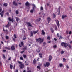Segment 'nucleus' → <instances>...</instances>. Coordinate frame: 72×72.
I'll return each mask as SVG.
<instances>
[{
    "instance_id": "603ef678",
    "label": "nucleus",
    "mask_w": 72,
    "mask_h": 72,
    "mask_svg": "<svg viewBox=\"0 0 72 72\" xmlns=\"http://www.w3.org/2000/svg\"><path fill=\"white\" fill-rule=\"evenodd\" d=\"M18 63H19V64H22V62H21L20 61H18Z\"/></svg>"
},
{
    "instance_id": "0e129e2a",
    "label": "nucleus",
    "mask_w": 72,
    "mask_h": 72,
    "mask_svg": "<svg viewBox=\"0 0 72 72\" xmlns=\"http://www.w3.org/2000/svg\"><path fill=\"white\" fill-rule=\"evenodd\" d=\"M51 41H48V43H51Z\"/></svg>"
},
{
    "instance_id": "09e8293b",
    "label": "nucleus",
    "mask_w": 72,
    "mask_h": 72,
    "mask_svg": "<svg viewBox=\"0 0 72 72\" xmlns=\"http://www.w3.org/2000/svg\"><path fill=\"white\" fill-rule=\"evenodd\" d=\"M23 57L24 58H26V55H23Z\"/></svg>"
},
{
    "instance_id": "774afa93",
    "label": "nucleus",
    "mask_w": 72,
    "mask_h": 72,
    "mask_svg": "<svg viewBox=\"0 0 72 72\" xmlns=\"http://www.w3.org/2000/svg\"><path fill=\"white\" fill-rule=\"evenodd\" d=\"M27 72H31V70H29L27 71Z\"/></svg>"
},
{
    "instance_id": "3c124183",
    "label": "nucleus",
    "mask_w": 72,
    "mask_h": 72,
    "mask_svg": "<svg viewBox=\"0 0 72 72\" xmlns=\"http://www.w3.org/2000/svg\"><path fill=\"white\" fill-rule=\"evenodd\" d=\"M4 27H6V28H8V25L7 24L6 25V26H5Z\"/></svg>"
},
{
    "instance_id": "4c0bfd02",
    "label": "nucleus",
    "mask_w": 72,
    "mask_h": 72,
    "mask_svg": "<svg viewBox=\"0 0 72 72\" xmlns=\"http://www.w3.org/2000/svg\"><path fill=\"white\" fill-rule=\"evenodd\" d=\"M47 39L48 40H50V37L49 36H48L47 37Z\"/></svg>"
},
{
    "instance_id": "f03ea898",
    "label": "nucleus",
    "mask_w": 72,
    "mask_h": 72,
    "mask_svg": "<svg viewBox=\"0 0 72 72\" xmlns=\"http://www.w3.org/2000/svg\"><path fill=\"white\" fill-rule=\"evenodd\" d=\"M32 6H33V9L30 10V12L32 14V13H33V11H34L35 8H36V6L35 4H32Z\"/></svg>"
},
{
    "instance_id": "2eb2a0df",
    "label": "nucleus",
    "mask_w": 72,
    "mask_h": 72,
    "mask_svg": "<svg viewBox=\"0 0 72 72\" xmlns=\"http://www.w3.org/2000/svg\"><path fill=\"white\" fill-rule=\"evenodd\" d=\"M15 18L16 19V21H17V22H19V21H20V19L19 18H18V17H16Z\"/></svg>"
},
{
    "instance_id": "c85d7f7f",
    "label": "nucleus",
    "mask_w": 72,
    "mask_h": 72,
    "mask_svg": "<svg viewBox=\"0 0 72 72\" xmlns=\"http://www.w3.org/2000/svg\"><path fill=\"white\" fill-rule=\"evenodd\" d=\"M41 18H40L39 19H37V21H38V22H40V20H41Z\"/></svg>"
},
{
    "instance_id": "7c9ffc66",
    "label": "nucleus",
    "mask_w": 72,
    "mask_h": 72,
    "mask_svg": "<svg viewBox=\"0 0 72 72\" xmlns=\"http://www.w3.org/2000/svg\"><path fill=\"white\" fill-rule=\"evenodd\" d=\"M66 67H67L68 69H69V66H68V65H66Z\"/></svg>"
},
{
    "instance_id": "dca6fc26",
    "label": "nucleus",
    "mask_w": 72,
    "mask_h": 72,
    "mask_svg": "<svg viewBox=\"0 0 72 72\" xmlns=\"http://www.w3.org/2000/svg\"><path fill=\"white\" fill-rule=\"evenodd\" d=\"M67 17V15H63L62 16V19H64V18H66Z\"/></svg>"
},
{
    "instance_id": "c756f323",
    "label": "nucleus",
    "mask_w": 72,
    "mask_h": 72,
    "mask_svg": "<svg viewBox=\"0 0 72 72\" xmlns=\"http://www.w3.org/2000/svg\"><path fill=\"white\" fill-rule=\"evenodd\" d=\"M52 16L53 17V18H55L56 16H55V14H53L52 15Z\"/></svg>"
},
{
    "instance_id": "f8f14e48",
    "label": "nucleus",
    "mask_w": 72,
    "mask_h": 72,
    "mask_svg": "<svg viewBox=\"0 0 72 72\" xmlns=\"http://www.w3.org/2000/svg\"><path fill=\"white\" fill-rule=\"evenodd\" d=\"M4 11H3L1 12V13H0V15H1V17H3V14H4Z\"/></svg>"
},
{
    "instance_id": "13d9d810",
    "label": "nucleus",
    "mask_w": 72,
    "mask_h": 72,
    "mask_svg": "<svg viewBox=\"0 0 72 72\" xmlns=\"http://www.w3.org/2000/svg\"><path fill=\"white\" fill-rule=\"evenodd\" d=\"M45 44H46V43H45V42H44L43 43V45L44 46H45Z\"/></svg>"
},
{
    "instance_id": "b1692460",
    "label": "nucleus",
    "mask_w": 72,
    "mask_h": 72,
    "mask_svg": "<svg viewBox=\"0 0 72 72\" xmlns=\"http://www.w3.org/2000/svg\"><path fill=\"white\" fill-rule=\"evenodd\" d=\"M58 37L59 38V39H63V37L61 36H58Z\"/></svg>"
},
{
    "instance_id": "4d7b16f0",
    "label": "nucleus",
    "mask_w": 72,
    "mask_h": 72,
    "mask_svg": "<svg viewBox=\"0 0 72 72\" xmlns=\"http://www.w3.org/2000/svg\"><path fill=\"white\" fill-rule=\"evenodd\" d=\"M69 34H71L72 33V32H71V31H70L69 32Z\"/></svg>"
},
{
    "instance_id": "49530a36",
    "label": "nucleus",
    "mask_w": 72,
    "mask_h": 72,
    "mask_svg": "<svg viewBox=\"0 0 72 72\" xmlns=\"http://www.w3.org/2000/svg\"><path fill=\"white\" fill-rule=\"evenodd\" d=\"M14 37H15V39L17 38V36H16L15 34L14 35Z\"/></svg>"
},
{
    "instance_id": "cd10ccee",
    "label": "nucleus",
    "mask_w": 72,
    "mask_h": 72,
    "mask_svg": "<svg viewBox=\"0 0 72 72\" xmlns=\"http://www.w3.org/2000/svg\"><path fill=\"white\" fill-rule=\"evenodd\" d=\"M13 65H10V68L11 69H13Z\"/></svg>"
},
{
    "instance_id": "e433bc0d",
    "label": "nucleus",
    "mask_w": 72,
    "mask_h": 72,
    "mask_svg": "<svg viewBox=\"0 0 72 72\" xmlns=\"http://www.w3.org/2000/svg\"><path fill=\"white\" fill-rule=\"evenodd\" d=\"M60 7H59L58 8V15H59V12H60V10L59 9H60Z\"/></svg>"
},
{
    "instance_id": "a18cd8bd",
    "label": "nucleus",
    "mask_w": 72,
    "mask_h": 72,
    "mask_svg": "<svg viewBox=\"0 0 72 72\" xmlns=\"http://www.w3.org/2000/svg\"><path fill=\"white\" fill-rule=\"evenodd\" d=\"M20 59H21V60H23V57H20Z\"/></svg>"
},
{
    "instance_id": "338daca9",
    "label": "nucleus",
    "mask_w": 72,
    "mask_h": 72,
    "mask_svg": "<svg viewBox=\"0 0 72 72\" xmlns=\"http://www.w3.org/2000/svg\"><path fill=\"white\" fill-rule=\"evenodd\" d=\"M9 12H11V10L9 9Z\"/></svg>"
},
{
    "instance_id": "7ed1b4c3",
    "label": "nucleus",
    "mask_w": 72,
    "mask_h": 72,
    "mask_svg": "<svg viewBox=\"0 0 72 72\" xmlns=\"http://www.w3.org/2000/svg\"><path fill=\"white\" fill-rule=\"evenodd\" d=\"M61 45L62 46H64L65 48H66V47H67L68 46V44L67 43L62 42L61 43Z\"/></svg>"
},
{
    "instance_id": "a211bd4d",
    "label": "nucleus",
    "mask_w": 72,
    "mask_h": 72,
    "mask_svg": "<svg viewBox=\"0 0 72 72\" xmlns=\"http://www.w3.org/2000/svg\"><path fill=\"white\" fill-rule=\"evenodd\" d=\"M47 20L48 21V23H49V21H50V20H51V19L50 17H48L47 18Z\"/></svg>"
},
{
    "instance_id": "6e6d98bb",
    "label": "nucleus",
    "mask_w": 72,
    "mask_h": 72,
    "mask_svg": "<svg viewBox=\"0 0 72 72\" xmlns=\"http://www.w3.org/2000/svg\"><path fill=\"white\" fill-rule=\"evenodd\" d=\"M27 49V47H25L24 48H23V49Z\"/></svg>"
},
{
    "instance_id": "473e14b6",
    "label": "nucleus",
    "mask_w": 72,
    "mask_h": 72,
    "mask_svg": "<svg viewBox=\"0 0 72 72\" xmlns=\"http://www.w3.org/2000/svg\"><path fill=\"white\" fill-rule=\"evenodd\" d=\"M37 68H38L39 69H41V68H40V67L39 66H37Z\"/></svg>"
},
{
    "instance_id": "4be33fe9",
    "label": "nucleus",
    "mask_w": 72,
    "mask_h": 72,
    "mask_svg": "<svg viewBox=\"0 0 72 72\" xmlns=\"http://www.w3.org/2000/svg\"><path fill=\"white\" fill-rule=\"evenodd\" d=\"M42 34H43V35H45V32H44V30H42Z\"/></svg>"
},
{
    "instance_id": "052dcab7",
    "label": "nucleus",
    "mask_w": 72,
    "mask_h": 72,
    "mask_svg": "<svg viewBox=\"0 0 72 72\" xmlns=\"http://www.w3.org/2000/svg\"><path fill=\"white\" fill-rule=\"evenodd\" d=\"M14 61V62H15V61H16V59L15 58H14V60H13Z\"/></svg>"
},
{
    "instance_id": "4468645a",
    "label": "nucleus",
    "mask_w": 72,
    "mask_h": 72,
    "mask_svg": "<svg viewBox=\"0 0 72 72\" xmlns=\"http://www.w3.org/2000/svg\"><path fill=\"white\" fill-rule=\"evenodd\" d=\"M21 68H23V67H24V66L23 64H20V65L19 66Z\"/></svg>"
},
{
    "instance_id": "1a4fd4ad",
    "label": "nucleus",
    "mask_w": 72,
    "mask_h": 72,
    "mask_svg": "<svg viewBox=\"0 0 72 72\" xmlns=\"http://www.w3.org/2000/svg\"><path fill=\"white\" fill-rule=\"evenodd\" d=\"M25 5H26L27 7H28L29 6H30V4H29V3L28 2H27L25 3Z\"/></svg>"
},
{
    "instance_id": "5fc2aeb1",
    "label": "nucleus",
    "mask_w": 72,
    "mask_h": 72,
    "mask_svg": "<svg viewBox=\"0 0 72 72\" xmlns=\"http://www.w3.org/2000/svg\"><path fill=\"white\" fill-rule=\"evenodd\" d=\"M26 37H25V38H23L22 39V40H26Z\"/></svg>"
},
{
    "instance_id": "6ab92c4d",
    "label": "nucleus",
    "mask_w": 72,
    "mask_h": 72,
    "mask_svg": "<svg viewBox=\"0 0 72 72\" xmlns=\"http://www.w3.org/2000/svg\"><path fill=\"white\" fill-rule=\"evenodd\" d=\"M39 55L40 58H42V53H39Z\"/></svg>"
},
{
    "instance_id": "a19ab883",
    "label": "nucleus",
    "mask_w": 72,
    "mask_h": 72,
    "mask_svg": "<svg viewBox=\"0 0 72 72\" xmlns=\"http://www.w3.org/2000/svg\"><path fill=\"white\" fill-rule=\"evenodd\" d=\"M53 48H57V45H55L53 46Z\"/></svg>"
},
{
    "instance_id": "bf43d9fd",
    "label": "nucleus",
    "mask_w": 72,
    "mask_h": 72,
    "mask_svg": "<svg viewBox=\"0 0 72 72\" xmlns=\"http://www.w3.org/2000/svg\"><path fill=\"white\" fill-rule=\"evenodd\" d=\"M1 10H2V9H1V7H0V12H1Z\"/></svg>"
},
{
    "instance_id": "f3484780",
    "label": "nucleus",
    "mask_w": 72,
    "mask_h": 72,
    "mask_svg": "<svg viewBox=\"0 0 72 72\" xmlns=\"http://www.w3.org/2000/svg\"><path fill=\"white\" fill-rule=\"evenodd\" d=\"M11 49L12 50H14V49H15V47H14V46H12L11 47Z\"/></svg>"
},
{
    "instance_id": "5701e85b",
    "label": "nucleus",
    "mask_w": 72,
    "mask_h": 72,
    "mask_svg": "<svg viewBox=\"0 0 72 72\" xmlns=\"http://www.w3.org/2000/svg\"><path fill=\"white\" fill-rule=\"evenodd\" d=\"M50 30L51 31V32H52V33H54V30L53 29V28H51Z\"/></svg>"
},
{
    "instance_id": "0eeeda50",
    "label": "nucleus",
    "mask_w": 72,
    "mask_h": 72,
    "mask_svg": "<svg viewBox=\"0 0 72 72\" xmlns=\"http://www.w3.org/2000/svg\"><path fill=\"white\" fill-rule=\"evenodd\" d=\"M8 19L10 21H11L12 22H13L14 21V20H13V18H12L9 17L8 18Z\"/></svg>"
},
{
    "instance_id": "9b49d317",
    "label": "nucleus",
    "mask_w": 72,
    "mask_h": 72,
    "mask_svg": "<svg viewBox=\"0 0 72 72\" xmlns=\"http://www.w3.org/2000/svg\"><path fill=\"white\" fill-rule=\"evenodd\" d=\"M23 45V42H21V44H19L20 47H22Z\"/></svg>"
},
{
    "instance_id": "423d86ee",
    "label": "nucleus",
    "mask_w": 72,
    "mask_h": 72,
    "mask_svg": "<svg viewBox=\"0 0 72 72\" xmlns=\"http://www.w3.org/2000/svg\"><path fill=\"white\" fill-rule=\"evenodd\" d=\"M56 22L58 26V27H59V21H58V20H56Z\"/></svg>"
},
{
    "instance_id": "69168bd1",
    "label": "nucleus",
    "mask_w": 72,
    "mask_h": 72,
    "mask_svg": "<svg viewBox=\"0 0 72 72\" xmlns=\"http://www.w3.org/2000/svg\"><path fill=\"white\" fill-rule=\"evenodd\" d=\"M66 33H67V34H68V31H67L66 32Z\"/></svg>"
},
{
    "instance_id": "393cba45",
    "label": "nucleus",
    "mask_w": 72,
    "mask_h": 72,
    "mask_svg": "<svg viewBox=\"0 0 72 72\" xmlns=\"http://www.w3.org/2000/svg\"><path fill=\"white\" fill-rule=\"evenodd\" d=\"M7 25L8 26V27H9V26H11V24L9 22L8 23Z\"/></svg>"
},
{
    "instance_id": "8fccbe9b",
    "label": "nucleus",
    "mask_w": 72,
    "mask_h": 72,
    "mask_svg": "<svg viewBox=\"0 0 72 72\" xmlns=\"http://www.w3.org/2000/svg\"><path fill=\"white\" fill-rule=\"evenodd\" d=\"M3 52H6V50H3Z\"/></svg>"
},
{
    "instance_id": "37998d69",
    "label": "nucleus",
    "mask_w": 72,
    "mask_h": 72,
    "mask_svg": "<svg viewBox=\"0 0 72 72\" xmlns=\"http://www.w3.org/2000/svg\"><path fill=\"white\" fill-rule=\"evenodd\" d=\"M3 59H5V56L4 54L3 55Z\"/></svg>"
},
{
    "instance_id": "ea45409f",
    "label": "nucleus",
    "mask_w": 72,
    "mask_h": 72,
    "mask_svg": "<svg viewBox=\"0 0 72 72\" xmlns=\"http://www.w3.org/2000/svg\"><path fill=\"white\" fill-rule=\"evenodd\" d=\"M5 48L6 49H8V50H9V49H10V48L9 47H5Z\"/></svg>"
},
{
    "instance_id": "a878e982",
    "label": "nucleus",
    "mask_w": 72,
    "mask_h": 72,
    "mask_svg": "<svg viewBox=\"0 0 72 72\" xmlns=\"http://www.w3.org/2000/svg\"><path fill=\"white\" fill-rule=\"evenodd\" d=\"M68 46L69 48H70V49H71V48H72V46L70 44H68Z\"/></svg>"
},
{
    "instance_id": "58836bf2",
    "label": "nucleus",
    "mask_w": 72,
    "mask_h": 72,
    "mask_svg": "<svg viewBox=\"0 0 72 72\" xmlns=\"http://www.w3.org/2000/svg\"><path fill=\"white\" fill-rule=\"evenodd\" d=\"M40 10H43V7L41 6L40 7Z\"/></svg>"
},
{
    "instance_id": "864d4df0",
    "label": "nucleus",
    "mask_w": 72,
    "mask_h": 72,
    "mask_svg": "<svg viewBox=\"0 0 72 72\" xmlns=\"http://www.w3.org/2000/svg\"><path fill=\"white\" fill-rule=\"evenodd\" d=\"M54 40H55V41H57V39H56V38H54Z\"/></svg>"
},
{
    "instance_id": "ddd939ff",
    "label": "nucleus",
    "mask_w": 72,
    "mask_h": 72,
    "mask_svg": "<svg viewBox=\"0 0 72 72\" xmlns=\"http://www.w3.org/2000/svg\"><path fill=\"white\" fill-rule=\"evenodd\" d=\"M51 59H52V56L50 55L49 57V61L50 62L51 60Z\"/></svg>"
},
{
    "instance_id": "2f4dec72",
    "label": "nucleus",
    "mask_w": 72,
    "mask_h": 72,
    "mask_svg": "<svg viewBox=\"0 0 72 72\" xmlns=\"http://www.w3.org/2000/svg\"><path fill=\"white\" fill-rule=\"evenodd\" d=\"M63 62H66V58H63Z\"/></svg>"
},
{
    "instance_id": "bb28decb",
    "label": "nucleus",
    "mask_w": 72,
    "mask_h": 72,
    "mask_svg": "<svg viewBox=\"0 0 72 72\" xmlns=\"http://www.w3.org/2000/svg\"><path fill=\"white\" fill-rule=\"evenodd\" d=\"M33 63L34 64H36V60L34 59L33 60Z\"/></svg>"
},
{
    "instance_id": "c9c22d12",
    "label": "nucleus",
    "mask_w": 72,
    "mask_h": 72,
    "mask_svg": "<svg viewBox=\"0 0 72 72\" xmlns=\"http://www.w3.org/2000/svg\"><path fill=\"white\" fill-rule=\"evenodd\" d=\"M19 13L18 12V11L16 10V14H18Z\"/></svg>"
},
{
    "instance_id": "6e6552de",
    "label": "nucleus",
    "mask_w": 72,
    "mask_h": 72,
    "mask_svg": "<svg viewBox=\"0 0 72 72\" xmlns=\"http://www.w3.org/2000/svg\"><path fill=\"white\" fill-rule=\"evenodd\" d=\"M27 24L28 27L29 26H30V27H32V24H31L30 22H27Z\"/></svg>"
},
{
    "instance_id": "aec40b11",
    "label": "nucleus",
    "mask_w": 72,
    "mask_h": 72,
    "mask_svg": "<svg viewBox=\"0 0 72 72\" xmlns=\"http://www.w3.org/2000/svg\"><path fill=\"white\" fill-rule=\"evenodd\" d=\"M59 66L60 67H62L63 66V64H62L61 63L59 64Z\"/></svg>"
},
{
    "instance_id": "f257e3e1",
    "label": "nucleus",
    "mask_w": 72,
    "mask_h": 72,
    "mask_svg": "<svg viewBox=\"0 0 72 72\" xmlns=\"http://www.w3.org/2000/svg\"><path fill=\"white\" fill-rule=\"evenodd\" d=\"M43 41H44V39H41V38H40L36 39V41L37 42H39V44H41L42 42H43Z\"/></svg>"
},
{
    "instance_id": "e2e57ef3",
    "label": "nucleus",
    "mask_w": 72,
    "mask_h": 72,
    "mask_svg": "<svg viewBox=\"0 0 72 72\" xmlns=\"http://www.w3.org/2000/svg\"><path fill=\"white\" fill-rule=\"evenodd\" d=\"M8 60H11V57H10L8 59Z\"/></svg>"
},
{
    "instance_id": "f704fd0d",
    "label": "nucleus",
    "mask_w": 72,
    "mask_h": 72,
    "mask_svg": "<svg viewBox=\"0 0 72 72\" xmlns=\"http://www.w3.org/2000/svg\"><path fill=\"white\" fill-rule=\"evenodd\" d=\"M6 39H9V36H6L5 37Z\"/></svg>"
},
{
    "instance_id": "c03bdc74",
    "label": "nucleus",
    "mask_w": 72,
    "mask_h": 72,
    "mask_svg": "<svg viewBox=\"0 0 72 72\" xmlns=\"http://www.w3.org/2000/svg\"><path fill=\"white\" fill-rule=\"evenodd\" d=\"M37 52H38V53H39V52H40V50H37Z\"/></svg>"
},
{
    "instance_id": "72a5a7b5",
    "label": "nucleus",
    "mask_w": 72,
    "mask_h": 72,
    "mask_svg": "<svg viewBox=\"0 0 72 72\" xmlns=\"http://www.w3.org/2000/svg\"><path fill=\"white\" fill-rule=\"evenodd\" d=\"M55 30H57V26H55Z\"/></svg>"
},
{
    "instance_id": "de8ad7c7",
    "label": "nucleus",
    "mask_w": 72,
    "mask_h": 72,
    "mask_svg": "<svg viewBox=\"0 0 72 72\" xmlns=\"http://www.w3.org/2000/svg\"><path fill=\"white\" fill-rule=\"evenodd\" d=\"M2 62H1V61H0V65L1 66H2Z\"/></svg>"
},
{
    "instance_id": "412c9836",
    "label": "nucleus",
    "mask_w": 72,
    "mask_h": 72,
    "mask_svg": "<svg viewBox=\"0 0 72 72\" xmlns=\"http://www.w3.org/2000/svg\"><path fill=\"white\" fill-rule=\"evenodd\" d=\"M3 6H8V4L6 3H5L3 4Z\"/></svg>"
},
{
    "instance_id": "680f3d73",
    "label": "nucleus",
    "mask_w": 72,
    "mask_h": 72,
    "mask_svg": "<svg viewBox=\"0 0 72 72\" xmlns=\"http://www.w3.org/2000/svg\"><path fill=\"white\" fill-rule=\"evenodd\" d=\"M6 15H9V12H7L6 13Z\"/></svg>"
},
{
    "instance_id": "79ce46f5",
    "label": "nucleus",
    "mask_w": 72,
    "mask_h": 72,
    "mask_svg": "<svg viewBox=\"0 0 72 72\" xmlns=\"http://www.w3.org/2000/svg\"><path fill=\"white\" fill-rule=\"evenodd\" d=\"M61 53L62 54H64V51H61Z\"/></svg>"
},
{
    "instance_id": "20e7f679",
    "label": "nucleus",
    "mask_w": 72,
    "mask_h": 72,
    "mask_svg": "<svg viewBox=\"0 0 72 72\" xmlns=\"http://www.w3.org/2000/svg\"><path fill=\"white\" fill-rule=\"evenodd\" d=\"M39 31L38 30H37L36 31H34L33 32H30V34L31 35V36H33V34H34V35H36V33L37 32H38Z\"/></svg>"
},
{
    "instance_id": "9d476101",
    "label": "nucleus",
    "mask_w": 72,
    "mask_h": 72,
    "mask_svg": "<svg viewBox=\"0 0 72 72\" xmlns=\"http://www.w3.org/2000/svg\"><path fill=\"white\" fill-rule=\"evenodd\" d=\"M13 4L14 5H15V6H18V3H17V2H15V1H14L13 2Z\"/></svg>"
},
{
    "instance_id": "39448f33",
    "label": "nucleus",
    "mask_w": 72,
    "mask_h": 72,
    "mask_svg": "<svg viewBox=\"0 0 72 72\" xmlns=\"http://www.w3.org/2000/svg\"><path fill=\"white\" fill-rule=\"evenodd\" d=\"M50 62H47L46 63V64L44 65V66L46 67H48L49 65H50Z\"/></svg>"
}]
</instances>
